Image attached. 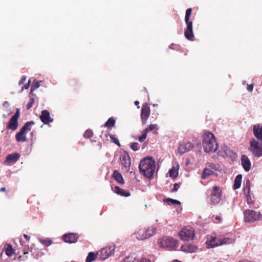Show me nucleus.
Returning a JSON list of instances; mask_svg holds the SVG:
<instances>
[{"mask_svg": "<svg viewBox=\"0 0 262 262\" xmlns=\"http://www.w3.org/2000/svg\"><path fill=\"white\" fill-rule=\"evenodd\" d=\"M139 170L146 178H152L155 168L156 161L152 157H147L142 160L139 166Z\"/></svg>", "mask_w": 262, "mask_h": 262, "instance_id": "1", "label": "nucleus"}, {"mask_svg": "<svg viewBox=\"0 0 262 262\" xmlns=\"http://www.w3.org/2000/svg\"><path fill=\"white\" fill-rule=\"evenodd\" d=\"M203 145L206 152H213L217 149L214 135L211 132H206L203 135Z\"/></svg>", "mask_w": 262, "mask_h": 262, "instance_id": "2", "label": "nucleus"}, {"mask_svg": "<svg viewBox=\"0 0 262 262\" xmlns=\"http://www.w3.org/2000/svg\"><path fill=\"white\" fill-rule=\"evenodd\" d=\"M192 13V9L188 8L186 11L185 16V21L187 25L185 30L184 35L185 37L190 40H192L194 38L192 28V21L190 20V16Z\"/></svg>", "mask_w": 262, "mask_h": 262, "instance_id": "3", "label": "nucleus"}, {"mask_svg": "<svg viewBox=\"0 0 262 262\" xmlns=\"http://www.w3.org/2000/svg\"><path fill=\"white\" fill-rule=\"evenodd\" d=\"M179 236L182 241H192L195 236V231L191 226H185L179 232Z\"/></svg>", "mask_w": 262, "mask_h": 262, "instance_id": "4", "label": "nucleus"}, {"mask_svg": "<svg viewBox=\"0 0 262 262\" xmlns=\"http://www.w3.org/2000/svg\"><path fill=\"white\" fill-rule=\"evenodd\" d=\"M159 244L161 247L168 248L169 249H175L178 247L177 241L167 236L164 237L160 239Z\"/></svg>", "mask_w": 262, "mask_h": 262, "instance_id": "5", "label": "nucleus"}, {"mask_svg": "<svg viewBox=\"0 0 262 262\" xmlns=\"http://www.w3.org/2000/svg\"><path fill=\"white\" fill-rule=\"evenodd\" d=\"M210 201L214 204H219L222 196V188L219 186H214L210 194Z\"/></svg>", "mask_w": 262, "mask_h": 262, "instance_id": "6", "label": "nucleus"}, {"mask_svg": "<svg viewBox=\"0 0 262 262\" xmlns=\"http://www.w3.org/2000/svg\"><path fill=\"white\" fill-rule=\"evenodd\" d=\"M249 150L256 157L262 156V144L259 143L258 141L254 139H252L250 141Z\"/></svg>", "mask_w": 262, "mask_h": 262, "instance_id": "7", "label": "nucleus"}, {"mask_svg": "<svg viewBox=\"0 0 262 262\" xmlns=\"http://www.w3.org/2000/svg\"><path fill=\"white\" fill-rule=\"evenodd\" d=\"M115 245L114 244H111L106 246L105 248L101 249L100 250L97 252L99 258L102 260H105L110 256H112L115 251Z\"/></svg>", "mask_w": 262, "mask_h": 262, "instance_id": "8", "label": "nucleus"}, {"mask_svg": "<svg viewBox=\"0 0 262 262\" xmlns=\"http://www.w3.org/2000/svg\"><path fill=\"white\" fill-rule=\"evenodd\" d=\"M20 116L19 109L17 108L15 114L10 118L7 124V128L9 129L15 130L18 127V120Z\"/></svg>", "mask_w": 262, "mask_h": 262, "instance_id": "9", "label": "nucleus"}, {"mask_svg": "<svg viewBox=\"0 0 262 262\" xmlns=\"http://www.w3.org/2000/svg\"><path fill=\"white\" fill-rule=\"evenodd\" d=\"M150 108L147 103H144L142 106L141 111V119L143 124L147 123V119L150 115Z\"/></svg>", "mask_w": 262, "mask_h": 262, "instance_id": "10", "label": "nucleus"}, {"mask_svg": "<svg viewBox=\"0 0 262 262\" xmlns=\"http://www.w3.org/2000/svg\"><path fill=\"white\" fill-rule=\"evenodd\" d=\"M193 144L190 142H183L181 143L178 147V151L180 155L190 151L193 148Z\"/></svg>", "mask_w": 262, "mask_h": 262, "instance_id": "11", "label": "nucleus"}, {"mask_svg": "<svg viewBox=\"0 0 262 262\" xmlns=\"http://www.w3.org/2000/svg\"><path fill=\"white\" fill-rule=\"evenodd\" d=\"M244 221L247 223H252L262 220V214H244Z\"/></svg>", "mask_w": 262, "mask_h": 262, "instance_id": "12", "label": "nucleus"}, {"mask_svg": "<svg viewBox=\"0 0 262 262\" xmlns=\"http://www.w3.org/2000/svg\"><path fill=\"white\" fill-rule=\"evenodd\" d=\"M20 156L18 153L14 152L7 156L4 164L7 165H10L15 163L19 159Z\"/></svg>", "mask_w": 262, "mask_h": 262, "instance_id": "13", "label": "nucleus"}, {"mask_svg": "<svg viewBox=\"0 0 262 262\" xmlns=\"http://www.w3.org/2000/svg\"><path fill=\"white\" fill-rule=\"evenodd\" d=\"M39 118L45 124H49L53 121V118H51L50 112L46 110L41 111Z\"/></svg>", "mask_w": 262, "mask_h": 262, "instance_id": "14", "label": "nucleus"}, {"mask_svg": "<svg viewBox=\"0 0 262 262\" xmlns=\"http://www.w3.org/2000/svg\"><path fill=\"white\" fill-rule=\"evenodd\" d=\"M158 126L156 124H151L146 128H145L142 133L141 136L139 137L137 139L141 142H143L147 137V134L149 132L154 130H158Z\"/></svg>", "mask_w": 262, "mask_h": 262, "instance_id": "15", "label": "nucleus"}, {"mask_svg": "<svg viewBox=\"0 0 262 262\" xmlns=\"http://www.w3.org/2000/svg\"><path fill=\"white\" fill-rule=\"evenodd\" d=\"M78 236L77 234L74 233H69L63 235L62 238L64 242L67 243H75L77 241Z\"/></svg>", "mask_w": 262, "mask_h": 262, "instance_id": "16", "label": "nucleus"}, {"mask_svg": "<svg viewBox=\"0 0 262 262\" xmlns=\"http://www.w3.org/2000/svg\"><path fill=\"white\" fill-rule=\"evenodd\" d=\"M120 160L122 165L125 168H128L130 165V159L129 155L126 151H124L120 156Z\"/></svg>", "mask_w": 262, "mask_h": 262, "instance_id": "17", "label": "nucleus"}, {"mask_svg": "<svg viewBox=\"0 0 262 262\" xmlns=\"http://www.w3.org/2000/svg\"><path fill=\"white\" fill-rule=\"evenodd\" d=\"M241 164L246 171H249L251 168V162L248 157L246 155L241 157Z\"/></svg>", "mask_w": 262, "mask_h": 262, "instance_id": "18", "label": "nucleus"}, {"mask_svg": "<svg viewBox=\"0 0 262 262\" xmlns=\"http://www.w3.org/2000/svg\"><path fill=\"white\" fill-rule=\"evenodd\" d=\"M253 134L259 141L262 142V125L256 124L253 126Z\"/></svg>", "mask_w": 262, "mask_h": 262, "instance_id": "19", "label": "nucleus"}, {"mask_svg": "<svg viewBox=\"0 0 262 262\" xmlns=\"http://www.w3.org/2000/svg\"><path fill=\"white\" fill-rule=\"evenodd\" d=\"M181 250L185 253H193L198 249V247L191 244H185L181 247Z\"/></svg>", "mask_w": 262, "mask_h": 262, "instance_id": "20", "label": "nucleus"}, {"mask_svg": "<svg viewBox=\"0 0 262 262\" xmlns=\"http://www.w3.org/2000/svg\"><path fill=\"white\" fill-rule=\"evenodd\" d=\"M146 229H141L138 231L135 232L134 235L135 237L139 240H143L147 238V234H146Z\"/></svg>", "mask_w": 262, "mask_h": 262, "instance_id": "21", "label": "nucleus"}, {"mask_svg": "<svg viewBox=\"0 0 262 262\" xmlns=\"http://www.w3.org/2000/svg\"><path fill=\"white\" fill-rule=\"evenodd\" d=\"M113 178L120 184H124V181L122 174L117 170L114 171Z\"/></svg>", "mask_w": 262, "mask_h": 262, "instance_id": "22", "label": "nucleus"}, {"mask_svg": "<svg viewBox=\"0 0 262 262\" xmlns=\"http://www.w3.org/2000/svg\"><path fill=\"white\" fill-rule=\"evenodd\" d=\"M114 191L122 196L127 197L130 195L129 192L120 188L119 186H115Z\"/></svg>", "mask_w": 262, "mask_h": 262, "instance_id": "23", "label": "nucleus"}, {"mask_svg": "<svg viewBox=\"0 0 262 262\" xmlns=\"http://www.w3.org/2000/svg\"><path fill=\"white\" fill-rule=\"evenodd\" d=\"M25 133L24 132H22V131L20 129L19 132L17 133L15 135V138L17 142H26L27 141V138L25 135Z\"/></svg>", "mask_w": 262, "mask_h": 262, "instance_id": "24", "label": "nucleus"}, {"mask_svg": "<svg viewBox=\"0 0 262 262\" xmlns=\"http://www.w3.org/2000/svg\"><path fill=\"white\" fill-rule=\"evenodd\" d=\"M242 175L238 174L234 180V183L233 185V189L236 190L240 188L242 183Z\"/></svg>", "mask_w": 262, "mask_h": 262, "instance_id": "25", "label": "nucleus"}, {"mask_svg": "<svg viewBox=\"0 0 262 262\" xmlns=\"http://www.w3.org/2000/svg\"><path fill=\"white\" fill-rule=\"evenodd\" d=\"M157 230L156 227L154 226H151L148 227L147 229H146V234H147V238H149L156 234Z\"/></svg>", "mask_w": 262, "mask_h": 262, "instance_id": "26", "label": "nucleus"}, {"mask_svg": "<svg viewBox=\"0 0 262 262\" xmlns=\"http://www.w3.org/2000/svg\"><path fill=\"white\" fill-rule=\"evenodd\" d=\"M216 239L215 237H211L209 241L206 242L207 248H213L218 246V242L216 243H213Z\"/></svg>", "mask_w": 262, "mask_h": 262, "instance_id": "27", "label": "nucleus"}, {"mask_svg": "<svg viewBox=\"0 0 262 262\" xmlns=\"http://www.w3.org/2000/svg\"><path fill=\"white\" fill-rule=\"evenodd\" d=\"M97 257H99L97 252L96 253L90 252L89 253L88 256L86 258L85 262H92L94 261Z\"/></svg>", "mask_w": 262, "mask_h": 262, "instance_id": "28", "label": "nucleus"}, {"mask_svg": "<svg viewBox=\"0 0 262 262\" xmlns=\"http://www.w3.org/2000/svg\"><path fill=\"white\" fill-rule=\"evenodd\" d=\"M35 124L33 121L27 122L23 126L20 128L22 132L26 133L27 131H30L31 129V125Z\"/></svg>", "mask_w": 262, "mask_h": 262, "instance_id": "29", "label": "nucleus"}, {"mask_svg": "<svg viewBox=\"0 0 262 262\" xmlns=\"http://www.w3.org/2000/svg\"><path fill=\"white\" fill-rule=\"evenodd\" d=\"M234 241V240L231 238L225 237L223 239L218 240V246L231 244L233 243Z\"/></svg>", "mask_w": 262, "mask_h": 262, "instance_id": "30", "label": "nucleus"}, {"mask_svg": "<svg viewBox=\"0 0 262 262\" xmlns=\"http://www.w3.org/2000/svg\"><path fill=\"white\" fill-rule=\"evenodd\" d=\"M137 259V256L135 253L129 254L126 256L124 260L121 262H134Z\"/></svg>", "mask_w": 262, "mask_h": 262, "instance_id": "31", "label": "nucleus"}, {"mask_svg": "<svg viewBox=\"0 0 262 262\" xmlns=\"http://www.w3.org/2000/svg\"><path fill=\"white\" fill-rule=\"evenodd\" d=\"M41 81H38L36 80L33 81L32 83V85L31 86V89H30V94L33 95V92L37 88H38L40 86V83L41 82Z\"/></svg>", "mask_w": 262, "mask_h": 262, "instance_id": "32", "label": "nucleus"}, {"mask_svg": "<svg viewBox=\"0 0 262 262\" xmlns=\"http://www.w3.org/2000/svg\"><path fill=\"white\" fill-rule=\"evenodd\" d=\"M169 177L172 178H175L177 177L178 175V169L174 167H172L169 170Z\"/></svg>", "mask_w": 262, "mask_h": 262, "instance_id": "33", "label": "nucleus"}, {"mask_svg": "<svg viewBox=\"0 0 262 262\" xmlns=\"http://www.w3.org/2000/svg\"><path fill=\"white\" fill-rule=\"evenodd\" d=\"M115 120L113 117L110 118L105 123L104 126L106 127H113L115 124Z\"/></svg>", "mask_w": 262, "mask_h": 262, "instance_id": "34", "label": "nucleus"}, {"mask_svg": "<svg viewBox=\"0 0 262 262\" xmlns=\"http://www.w3.org/2000/svg\"><path fill=\"white\" fill-rule=\"evenodd\" d=\"M213 172V171H212L209 169H207V168H205L202 173V178L203 179H205L208 176L211 175Z\"/></svg>", "mask_w": 262, "mask_h": 262, "instance_id": "35", "label": "nucleus"}, {"mask_svg": "<svg viewBox=\"0 0 262 262\" xmlns=\"http://www.w3.org/2000/svg\"><path fill=\"white\" fill-rule=\"evenodd\" d=\"M14 253V250L12 248V246L9 244L7 245V247L6 249V254L8 256H11L12 254Z\"/></svg>", "mask_w": 262, "mask_h": 262, "instance_id": "36", "label": "nucleus"}, {"mask_svg": "<svg viewBox=\"0 0 262 262\" xmlns=\"http://www.w3.org/2000/svg\"><path fill=\"white\" fill-rule=\"evenodd\" d=\"M38 241L41 243L42 244L46 246H50L52 242L51 240H48L45 239H41V238H38Z\"/></svg>", "mask_w": 262, "mask_h": 262, "instance_id": "37", "label": "nucleus"}, {"mask_svg": "<svg viewBox=\"0 0 262 262\" xmlns=\"http://www.w3.org/2000/svg\"><path fill=\"white\" fill-rule=\"evenodd\" d=\"M165 201L168 204H170L171 203L172 204L180 205L181 204L180 201L172 199H167Z\"/></svg>", "mask_w": 262, "mask_h": 262, "instance_id": "38", "label": "nucleus"}, {"mask_svg": "<svg viewBox=\"0 0 262 262\" xmlns=\"http://www.w3.org/2000/svg\"><path fill=\"white\" fill-rule=\"evenodd\" d=\"M83 136L85 138H90L93 136V133L91 130L88 129L85 132Z\"/></svg>", "mask_w": 262, "mask_h": 262, "instance_id": "39", "label": "nucleus"}, {"mask_svg": "<svg viewBox=\"0 0 262 262\" xmlns=\"http://www.w3.org/2000/svg\"><path fill=\"white\" fill-rule=\"evenodd\" d=\"M130 147L134 150V151H137L140 148L139 144L137 143H132L130 145Z\"/></svg>", "mask_w": 262, "mask_h": 262, "instance_id": "40", "label": "nucleus"}, {"mask_svg": "<svg viewBox=\"0 0 262 262\" xmlns=\"http://www.w3.org/2000/svg\"><path fill=\"white\" fill-rule=\"evenodd\" d=\"M35 99L33 97H31L29 100V102L28 103L26 108L27 110H29L31 108L34 103Z\"/></svg>", "mask_w": 262, "mask_h": 262, "instance_id": "41", "label": "nucleus"}, {"mask_svg": "<svg viewBox=\"0 0 262 262\" xmlns=\"http://www.w3.org/2000/svg\"><path fill=\"white\" fill-rule=\"evenodd\" d=\"M110 137L111 138V139L116 144H117L118 146H120V144L119 143V140H118V139L117 138H116L115 137L114 135H110Z\"/></svg>", "mask_w": 262, "mask_h": 262, "instance_id": "42", "label": "nucleus"}, {"mask_svg": "<svg viewBox=\"0 0 262 262\" xmlns=\"http://www.w3.org/2000/svg\"><path fill=\"white\" fill-rule=\"evenodd\" d=\"M244 192L247 195H249L250 192V187H244Z\"/></svg>", "mask_w": 262, "mask_h": 262, "instance_id": "43", "label": "nucleus"}, {"mask_svg": "<svg viewBox=\"0 0 262 262\" xmlns=\"http://www.w3.org/2000/svg\"><path fill=\"white\" fill-rule=\"evenodd\" d=\"M244 186L245 187H250V182L249 179H247L244 182Z\"/></svg>", "mask_w": 262, "mask_h": 262, "instance_id": "44", "label": "nucleus"}, {"mask_svg": "<svg viewBox=\"0 0 262 262\" xmlns=\"http://www.w3.org/2000/svg\"><path fill=\"white\" fill-rule=\"evenodd\" d=\"M179 188H180V184L178 183H175L174 184L173 188L172 190V192L177 191Z\"/></svg>", "mask_w": 262, "mask_h": 262, "instance_id": "45", "label": "nucleus"}, {"mask_svg": "<svg viewBox=\"0 0 262 262\" xmlns=\"http://www.w3.org/2000/svg\"><path fill=\"white\" fill-rule=\"evenodd\" d=\"M26 81V76H23L21 77V79H20V80H19V81L18 82L19 85H20L21 84H23Z\"/></svg>", "mask_w": 262, "mask_h": 262, "instance_id": "46", "label": "nucleus"}, {"mask_svg": "<svg viewBox=\"0 0 262 262\" xmlns=\"http://www.w3.org/2000/svg\"><path fill=\"white\" fill-rule=\"evenodd\" d=\"M30 83V80H29L28 82L25 84L22 87L21 91H23L24 89H28L29 88Z\"/></svg>", "mask_w": 262, "mask_h": 262, "instance_id": "47", "label": "nucleus"}, {"mask_svg": "<svg viewBox=\"0 0 262 262\" xmlns=\"http://www.w3.org/2000/svg\"><path fill=\"white\" fill-rule=\"evenodd\" d=\"M78 84V82L76 80H73L72 82L71 85L74 89H76V86Z\"/></svg>", "mask_w": 262, "mask_h": 262, "instance_id": "48", "label": "nucleus"}, {"mask_svg": "<svg viewBox=\"0 0 262 262\" xmlns=\"http://www.w3.org/2000/svg\"><path fill=\"white\" fill-rule=\"evenodd\" d=\"M253 86H254L253 84H248L247 85V89L249 91L252 92L253 89Z\"/></svg>", "mask_w": 262, "mask_h": 262, "instance_id": "49", "label": "nucleus"}, {"mask_svg": "<svg viewBox=\"0 0 262 262\" xmlns=\"http://www.w3.org/2000/svg\"><path fill=\"white\" fill-rule=\"evenodd\" d=\"M139 262H151V261L147 258H142Z\"/></svg>", "mask_w": 262, "mask_h": 262, "instance_id": "50", "label": "nucleus"}, {"mask_svg": "<svg viewBox=\"0 0 262 262\" xmlns=\"http://www.w3.org/2000/svg\"><path fill=\"white\" fill-rule=\"evenodd\" d=\"M244 213H256V212L255 211H254V210H246Z\"/></svg>", "mask_w": 262, "mask_h": 262, "instance_id": "51", "label": "nucleus"}, {"mask_svg": "<svg viewBox=\"0 0 262 262\" xmlns=\"http://www.w3.org/2000/svg\"><path fill=\"white\" fill-rule=\"evenodd\" d=\"M24 236L27 241H28L30 240V237L29 235L25 234H24Z\"/></svg>", "mask_w": 262, "mask_h": 262, "instance_id": "52", "label": "nucleus"}, {"mask_svg": "<svg viewBox=\"0 0 262 262\" xmlns=\"http://www.w3.org/2000/svg\"><path fill=\"white\" fill-rule=\"evenodd\" d=\"M6 191V188L5 187H2L0 189V191Z\"/></svg>", "mask_w": 262, "mask_h": 262, "instance_id": "53", "label": "nucleus"}, {"mask_svg": "<svg viewBox=\"0 0 262 262\" xmlns=\"http://www.w3.org/2000/svg\"><path fill=\"white\" fill-rule=\"evenodd\" d=\"M139 104V102L138 101H135V104L136 105H138Z\"/></svg>", "mask_w": 262, "mask_h": 262, "instance_id": "54", "label": "nucleus"}, {"mask_svg": "<svg viewBox=\"0 0 262 262\" xmlns=\"http://www.w3.org/2000/svg\"><path fill=\"white\" fill-rule=\"evenodd\" d=\"M215 219H216V220H220V216H216L215 217Z\"/></svg>", "mask_w": 262, "mask_h": 262, "instance_id": "55", "label": "nucleus"}, {"mask_svg": "<svg viewBox=\"0 0 262 262\" xmlns=\"http://www.w3.org/2000/svg\"><path fill=\"white\" fill-rule=\"evenodd\" d=\"M24 254H28V252H25V253H24Z\"/></svg>", "mask_w": 262, "mask_h": 262, "instance_id": "56", "label": "nucleus"}]
</instances>
